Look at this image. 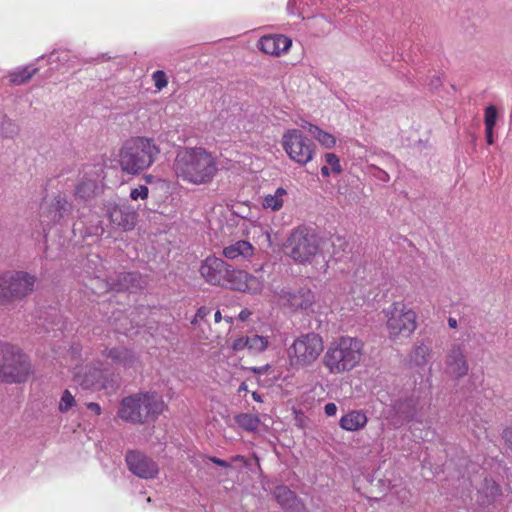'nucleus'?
I'll return each instance as SVG.
<instances>
[{
	"label": "nucleus",
	"mask_w": 512,
	"mask_h": 512,
	"mask_svg": "<svg viewBox=\"0 0 512 512\" xmlns=\"http://www.w3.org/2000/svg\"><path fill=\"white\" fill-rule=\"evenodd\" d=\"M87 407L93 411L95 414L99 415L101 413V407L99 404L91 402L87 404Z\"/></svg>",
	"instance_id": "41"
},
{
	"label": "nucleus",
	"mask_w": 512,
	"mask_h": 512,
	"mask_svg": "<svg viewBox=\"0 0 512 512\" xmlns=\"http://www.w3.org/2000/svg\"><path fill=\"white\" fill-rule=\"evenodd\" d=\"M76 406V399L69 390H65L59 400L58 410L61 413H67Z\"/></svg>",
	"instance_id": "28"
},
{
	"label": "nucleus",
	"mask_w": 512,
	"mask_h": 512,
	"mask_svg": "<svg viewBox=\"0 0 512 512\" xmlns=\"http://www.w3.org/2000/svg\"><path fill=\"white\" fill-rule=\"evenodd\" d=\"M333 174V172L331 171V168L328 167L327 165L325 166H322L321 167V175L325 178H328L330 177L331 175Z\"/></svg>",
	"instance_id": "42"
},
{
	"label": "nucleus",
	"mask_w": 512,
	"mask_h": 512,
	"mask_svg": "<svg viewBox=\"0 0 512 512\" xmlns=\"http://www.w3.org/2000/svg\"><path fill=\"white\" fill-rule=\"evenodd\" d=\"M214 320H215V322H216V323L221 322V320H222V316H221V312H220L219 310L215 312V314H214Z\"/></svg>",
	"instance_id": "46"
},
{
	"label": "nucleus",
	"mask_w": 512,
	"mask_h": 512,
	"mask_svg": "<svg viewBox=\"0 0 512 512\" xmlns=\"http://www.w3.org/2000/svg\"><path fill=\"white\" fill-rule=\"evenodd\" d=\"M449 325H450L451 327H455V326H456V320H454V319H449Z\"/></svg>",
	"instance_id": "48"
},
{
	"label": "nucleus",
	"mask_w": 512,
	"mask_h": 512,
	"mask_svg": "<svg viewBox=\"0 0 512 512\" xmlns=\"http://www.w3.org/2000/svg\"><path fill=\"white\" fill-rule=\"evenodd\" d=\"M149 195V189L146 185H139L130 191V198L134 201L146 200Z\"/></svg>",
	"instance_id": "33"
},
{
	"label": "nucleus",
	"mask_w": 512,
	"mask_h": 512,
	"mask_svg": "<svg viewBox=\"0 0 512 512\" xmlns=\"http://www.w3.org/2000/svg\"><path fill=\"white\" fill-rule=\"evenodd\" d=\"M446 368L448 373L455 378H460L467 374L468 364L463 352L459 348H453L448 353Z\"/></svg>",
	"instance_id": "20"
},
{
	"label": "nucleus",
	"mask_w": 512,
	"mask_h": 512,
	"mask_svg": "<svg viewBox=\"0 0 512 512\" xmlns=\"http://www.w3.org/2000/svg\"><path fill=\"white\" fill-rule=\"evenodd\" d=\"M323 158L326 165L331 168L333 175H339L343 172L340 158L335 153H325Z\"/></svg>",
	"instance_id": "29"
},
{
	"label": "nucleus",
	"mask_w": 512,
	"mask_h": 512,
	"mask_svg": "<svg viewBox=\"0 0 512 512\" xmlns=\"http://www.w3.org/2000/svg\"><path fill=\"white\" fill-rule=\"evenodd\" d=\"M254 245L247 240H237L223 247L222 256L230 261L251 260L255 255Z\"/></svg>",
	"instance_id": "17"
},
{
	"label": "nucleus",
	"mask_w": 512,
	"mask_h": 512,
	"mask_svg": "<svg viewBox=\"0 0 512 512\" xmlns=\"http://www.w3.org/2000/svg\"><path fill=\"white\" fill-rule=\"evenodd\" d=\"M502 437L506 443V445L509 447V449L512 451V427H508L503 431Z\"/></svg>",
	"instance_id": "37"
},
{
	"label": "nucleus",
	"mask_w": 512,
	"mask_h": 512,
	"mask_svg": "<svg viewBox=\"0 0 512 512\" xmlns=\"http://www.w3.org/2000/svg\"><path fill=\"white\" fill-rule=\"evenodd\" d=\"M223 287L242 293L256 295L262 292L264 288V281L261 277H257L244 269L235 268L232 265H229Z\"/></svg>",
	"instance_id": "10"
},
{
	"label": "nucleus",
	"mask_w": 512,
	"mask_h": 512,
	"mask_svg": "<svg viewBox=\"0 0 512 512\" xmlns=\"http://www.w3.org/2000/svg\"><path fill=\"white\" fill-rule=\"evenodd\" d=\"M110 357H112L113 359H118L119 358L118 355H113L112 352L110 353Z\"/></svg>",
	"instance_id": "50"
},
{
	"label": "nucleus",
	"mask_w": 512,
	"mask_h": 512,
	"mask_svg": "<svg viewBox=\"0 0 512 512\" xmlns=\"http://www.w3.org/2000/svg\"><path fill=\"white\" fill-rule=\"evenodd\" d=\"M432 358V351L426 345L416 347L412 353L411 360L418 367H426Z\"/></svg>",
	"instance_id": "26"
},
{
	"label": "nucleus",
	"mask_w": 512,
	"mask_h": 512,
	"mask_svg": "<svg viewBox=\"0 0 512 512\" xmlns=\"http://www.w3.org/2000/svg\"><path fill=\"white\" fill-rule=\"evenodd\" d=\"M364 356V344L355 337L341 336L327 347L322 363L331 375H342L357 368Z\"/></svg>",
	"instance_id": "4"
},
{
	"label": "nucleus",
	"mask_w": 512,
	"mask_h": 512,
	"mask_svg": "<svg viewBox=\"0 0 512 512\" xmlns=\"http://www.w3.org/2000/svg\"><path fill=\"white\" fill-rule=\"evenodd\" d=\"M331 242L313 229L297 227L286 241L287 255L298 265L314 272H326L329 266Z\"/></svg>",
	"instance_id": "2"
},
{
	"label": "nucleus",
	"mask_w": 512,
	"mask_h": 512,
	"mask_svg": "<svg viewBox=\"0 0 512 512\" xmlns=\"http://www.w3.org/2000/svg\"><path fill=\"white\" fill-rule=\"evenodd\" d=\"M235 421L242 429L249 432L256 431L261 423L258 416L248 413H241L236 415Z\"/></svg>",
	"instance_id": "27"
},
{
	"label": "nucleus",
	"mask_w": 512,
	"mask_h": 512,
	"mask_svg": "<svg viewBox=\"0 0 512 512\" xmlns=\"http://www.w3.org/2000/svg\"><path fill=\"white\" fill-rule=\"evenodd\" d=\"M155 89L159 92L168 86V77L163 70H156L151 75Z\"/></svg>",
	"instance_id": "32"
},
{
	"label": "nucleus",
	"mask_w": 512,
	"mask_h": 512,
	"mask_svg": "<svg viewBox=\"0 0 512 512\" xmlns=\"http://www.w3.org/2000/svg\"><path fill=\"white\" fill-rule=\"evenodd\" d=\"M160 153V146L155 139L133 136L121 144L116 161L123 174L138 176L154 165Z\"/></svg>",
	"instance_id": "3"
},
{
	"label": "nucleus",
	"mask_w": 512,
	"mask_h": 512,
	"mask_svg": "<svg viewBox=\"0 0 512 512\" xmlns=\"http://www.w3.org/2000/svg\"><path fill=\"white\" fill-rule=\"evenodd\" d=\"M210 312H211V310L208 307H205V306L200 307L197 310L194 318L191 320V324H193V325L200 324V322H202L210 314Z\"/></svg>",
	"instance_id": "36"
},
{
	"label": "nucleus",
	"mask_w": 512,
	"mask_h": 512,
	"mask_svg": "<svg viewBox=\"0 0 512 512\" xmlns=\"http://www.w3.org/2000/svg\"><path fill=\"white\" fill-rule=\"evenodd\" d=\"M275 497L282 506H287L294 501L293 492L287 487L280 486L275 490Z\"/></svg>",
	"instance_id": "31"
},
{
	"label": "nucleus",
	"mask_w": 512,
	"mask_h": 512,
	"mask_svg": "<svg viewBox=\"0 0 512 512\" xmlns=\"http://www.w3.org/2000/svg\"><path fill=\"white\" fill-rule=\"evenodd\" d=\"M250 315H251V312H250L248 309H243V310L239 313L238 317H239V319H240L241 321H245V320H247V319L250 317Z\"/></svg>",
	"instance_id": "43"
},
{
	"label": "nucleus",
	"mask_w": 512,
	"mask_h": 512,
	"mask_svg": "<svg viewBox=\"0 0 512 512\" xmlns=\"http://www.w3.org/2000/svg\"><path fill=\"white\" fill-rule=\"evenodd\" d=\"M498 119V110L494 105H488L484 110L485 129H494Z\"/></svg>",
	"instance_id": "30"
},
{
	"label": "nucleus",
	"mask_w": 512,
	"mask_h": 512,
	"mask_svg": "<svg viewBox=\"0 0 512 512\" xmlns=\"http://www.w3.org/2000/svg\"><path fill=\"white\" fill-rule=\"evenodd\" d=\"M210 461L213 462L216 465H219V466H222V467H225V468L230 467L228 462H226V461H224L222 459L216 458V457H210Z\"/></svg>",
	"instance_id": "40"
},
{
	"label": "nucleus",
	"mask_w": 512,
	"mask_h": 512,
	"mask_svg": "<svg viewBox=\"0 0 512 512\" xmlns=\"http://www.w3.org/2000/svg\"><path fill=\"white\" fill-rule=\"evenodd\" d=\"M32 374L29 357L19 347L0 342V383H24Z\"/></svg>",
	"instance_id": "6"
},
{
	"label": "nucleus",
	"mask_w": 512,
	"mask_h": 512,
	"mask_svg": "<svg viewBox=\"0 0 512 512\" xmlns=\"http://www.w3.org/2000/svg\"><path fill=\"white\" fill-rule=\"evenodd\" d=\"M280 145L286 157L298 166L304 167L315 159V144L298 128L284 129Z\"/></svg>",
	"instance_id": "9"
},
{
	"label": "nucleus",
	"mask_w": 512,
	"mask_h": 512,
	"mask_svg": "<svg viewBox=\"0 0 512 512\" xmlns=\"http://www.w3.org/2000/svg\"><path fill=\"white\" fill-rule=\"evenodd\" d=\"M9 279L7 275H0V303L10 299L9 289L8 288Z\"/></svg>",
	"instance_id": "35"
},
{
	"label": "nucleus",
	"mask_w": 512,
	"mask_h": 512,
	"mask_svg": "<svg viewBox=\"0 0 512 512\" xmlns=\"http://www.w3.org/2000/svg\"><path fill=\"white\" fill-rule=\"evenodd\" d=\"M368 417L362 410H350L343 414L339 420L341 429L348 432H357L366 427Z\"/></svg>",
	"instance_id": "18"
},
{
	"label": "nucleus",
	"mask_w": 512,
	"mask_h": 512,
	"mask_svg": "<svg viewBox=\"0 0 512 512\" xmlns=\"http://www.w3.org/2000/svg\"><path fill=\"white\" fill-rule=\"evenodd\" d=\"M176 180L191 186L210 185L219 173L218 160L202 146H186L176 150L172 163Z\"/></svg>",
	"instance_id": "1"
},
{
	"label": "nucleus",
	"mask_w": 512,
	"mask_h": 512,
	"mask_svg": "<svg viewBox=\"0 0 512 512\" xmlns=\"http://www.w3.org/2000/svg\"><path fill=\"white\" fill-rule=\"evenodd\" d=\"M252 370H253V372L258 373V374L263 372V368H253Z\"/></svg>",
	"instance_id": "49"
},
{
	"label": "nucleus",
	"mask_w": 512,
	"mask_h": 512,
	"mask_svg": "<svg viewBox=\"0 0 512 512\" xmlns=\"http://www.w3.org/2000/svg\"><path fill=\"white\" fill-rule=\"evenodd\" d=\"M485 138L488 145L494 143V129H485Z\"/></svg>",
	"instance_id": "39"
},
{
	"label": "nucleus",
	"mask_w": 512,
	"mask_h": 512,
	"mask_svg": "<svg viewBox=\"0 0 512 512\" xmlns=\"http://www.w3.org/2000/svg\"><path fill=\"white\" fill-rule=\"evenodd\" d=\"M76 381L85 388H101L103 387L102 372L94 367L81 368V372L75 375Z\"/></svg>",
	"instance_id": "23"
},
{
	"label": "nucleus",
	"mask_w": 512,
	"mask_h": 512,
	"mask_svg": "<svg viewBox=\"0 0 512 512\" xmlns=\"http://www.w3.org/2000/svg\"><path fill=\"white\" fill-rule=\"evenodd\" d=\"M287 302L291 309L297 311H311L315 302V295L309 289L299 290L296 293L289 294Z\"/></svg>",
	"instance_id": "22"
},
{
	"label": "nucleus",
	"mask_w": 512,
	"mask_h": 512,
	"mask_svg": "<svg viewBox=\"0 0 512 512\" xmlns=\"http://www.w3.org/2000/svg\"><path fill=\"white\" fill-rule=\"evenodd\" d=\"M129 470L142 479H154L159 473L158 465L146 455L140 452H129L126 456Z\"/></svg>",
	"instance_id": "13"
},
{
	"label": "nucleus",
	"mask_w": 512,
	"mask_h": 512,
	"mask_svg": "<svg viewBox=\"0 0 512 512\" xmlns=\"http://www.w3.org/2000/svg\"><path fill=\"white\" fill-rule=\"evenodd\" d=\"M151 178H152V176H147V177H146V181L150 182V181H151Z\"/></svg>",
	"instance_id": "51"
},
{
	"label": "nucleus",
	"mask_w": 512,
	"mask_h": 512,
	"mask_svg": "<svg viewBox=\"0 0 512 512\" xmlns=\"http://www.w3.org/2000/svg\"><path fill=\"white\" fill-rule=\"evenodd\" d=\"M288 199V190L284 187H277L273 192L266 193L261 198V206L265 211H280Z\"/></svg>",
	"instance_id": "21"
},
{
	"label": "nucleus",
	"mask_w": 512,
	"mask_h": 512,
	"mask_svg": "<svg viewBox=\"0 0 512 512\" xmlns=\"http://www.w3.org/2000/svg\"><path fill=\"white\" fill-rule=\"evenodd\" d=\"M252 398H253V399H254V401H256V402H260V403H261V402H263V399H262L261 395H260V394H258L257 392H253V393H252Z\"/></svg>",
	"instance_id": "45"
},
{
	"label": "nucleus",
	"mask_w": 512,
	"mask_h": 512,
	"mask_svg": "<svg viewBox=\"0 0 512 512\" xmlns=\"http://www.w3.org/2000/svg\"><path fill=\"white\" fill-rule=\"evenodd\" d=\"M385 330L391 341L409 338L417 328V314L402 301H395L383 310Z\"/></svg>",
	"instance_id": "7"
},
{
	"label": "nucleus",
	"mask_w": 512,
	"mask_h": 512,
	"mask_svg": "<svg viewBox=\"0 0 512 512\" xmlns=\"http://www.w3.org/2000/svg\"><path fill=\"white\" fill-rule=\"evenodd\" d=\"M106 215L111 224L124 231L132 230L138 218V214L133 207L115 202H109L106 205Z\"/></svg>",
	"instance_id": "12"
},
{
	"label": "nucleus",
	"mask_w": 512,
	"mask_h": 512,
	"mask_svg": "<svg viewBox=\"0 0 512 512\" xmlns=\"http://www.w3.org/2000/svg\"><path fill=\"white\" fill-rule=\"evenodd\" d=\"M227 262L216 256H208L199 267L202 278L213 286H224L225 277L229 268Z\"/></svg>",
	"instance_id": "11"
},
{
	"label": "nucleus",
	"mask_w": 512,
	"mask_h": 512,
	"mask_svg": "<svg viewBox=\"0 0 512 512\" xmlns=\"http://www.w3.org/2000/svg\"><path fill=\"white\" fill-rule=\"evenodd\" d=\"M304 128L307 129L315 142L323 149L331 150L336 147L338 139L332 132L312 122H306Z\"/></svg>",
	"instance_id": "19"
},
{
	"label": "nucleus",
	"mask_w": 512,
	"mask_h": 512,
	"mask_svg": "<svg viewBox=\"0 0 512 512\" xmlns=\"http://www.w3.org/2000/svg\"><path fill=\"white\" fill-rule=\"evenodd\" d=\"M95 187L92 184L82 183L77 186L76 194L81 198L90 197L94 194Z\"/></svg>",
	"instance_id": "34"
},
{
	"label": "nucleus",
	"mask_w": 512,
	"mask_h": 512,
	"mask_svg": "<svg viewBox=\"0 0 512 512\" xmlns=\"http://www.w3.org/2000/svg\"><path fill=\"white\" fill-rule=\"evenodd\" d=\"M38 71L34 65L18 67L8 73V80L11 84L22 85L28 82Z\"/></svg>",
	"instance_id": "25"
},
{
	"label": "nucleus",
	"mask_w": 512,
	"mask_h": 512,
	"mask_svg": "<svg viewBox=\"0 0 512 512\" xmlns=\"http://www.w3.org/2000/svg\"><path fill=\"white\" fill-rule=\"evenodd\" d=\"M248 390V387H247V384L246 383H242L239 388H238V393H242V392H246Z\"/></svg>",
	"instance_id": "47"
},
{
	"label": "nucleus",
	"mask_w": 512,
	"mask_h": 512,
	"mask_svg": "<svg viewBox=\"0 0 512 512\" xmlns=\"http://www.w3.org/2000/svg\"><path fill=\"white\" fill-rule=\"evenodd\" d=\"M324 350L322 337L314 332L300 335L287 349V360L293 369L314 365Z\"/></svg>",
	"instance_id": "8"
},
{
	"label": "nucleus",
	"mask_w": 512,
	"mask_h": 512,
	"mask_svg": "<svg viewBox=\"0 0 512 512\" xmlns=\"http://www.w3.org/2000/svg\"><path fill=\"white\" fill-rule=\"evenodd\" d=\"M72 211V205L63 197L56 198L47 208V216L54 222L67 217Z\"/></svg>",
	"instance_id": "24"
},
{
	"label": "nucleus",
	"mask_w": 512,
	"mask_h": 512,
	"mask_svg": "<svg viewBox=\"0 0 512 512\" xmlns=\"http://www.w3.org/2000/svg\"><path fill=\"white\" fill-rule=\"evenodd\" d=\"M10 299L20 298L33 290L35 278L26 272L7 273Z\"/></svg>",
	"instance_id": "16"
},
{
	"label": "nucleus",
	"mask_w": 512,
	"mask_h": 512,
	"mask_svg": "<svg viewBox=\"0 0 512 512\" xmlns=\"http://www.w3.org/2000/svg\"><path fill=\"white\" fill-rule=\"evenodd\" d=\"M263 233H264V235H265V237L267 239L268 246L271 247L272 246V239H271L270 231L265 230Z\"/></svg>",
	"instance_id": "44"
},
{
	"label": "nucleus",
	"mask_w": 512,
	"mask_h": 512,
	"mask_svg": "<svg viewBox=\"0 0 512 512\" xmlns=\"http://www.w3.org/2000/svg\"><path fill=\"white\" fill-rule=\"evenodd\" d=\"M337 405L335 403H327L325 406H324V412H325V415L328 416V417H332V416H335L336 413H337Z\"/></svg>",
	"instance_id": "38"
},
{
	"label": "nucleus",
	"mask_w": 512,
	"mask_h": 512,
	"mask_svg": "<svg viewBox=\"0 0 512 512\" xmlns=\"http://www.w3.org/2000/svg\"><path fill=\"white\" fill-rule=\"evenodd\" d=\"M270 341L267 336L250 334L235 338L230 345L233 352L238 353L247 350L250 354L257 355L267 350Z\"/></svg>",
	"instance_id": "15"
},
{
	"label": "nucleus",
	"mask_w": 512,
	"mask_h": 512,
	"mask_svg": "<svg viewBox=\"0 0 512 512\" xmlns=\"http://www.w3.org/2000/svg\"><path fill=\"white\" fill-rule=\"evenodd\" d=\"M292 39L283 34H270L262 36L257 42V48L270 56L281 57L289 52Z\"/></svg>",
	"instance_id": "14"
},
{
	"label": "nucleus",
	"mask_w": 512,
	"mask_h": 512,
	"mask_svg": "<svg viewBox=\"0 0 512 512\" xmlns=\"http://www.w3.org/2000/svg\"><path fill=\"white\" fill-rule=\"evenodd\" d=\"M166 408L167 405L159 394L138 393L122 400L118 416L126 422L145 423L157 418Z\"/></svg>",
	"instance_id": "5"
}]
</instances>
